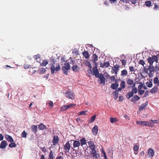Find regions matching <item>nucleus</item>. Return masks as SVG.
<instances>
[{
    "instance_id": "f257e3e1",
    "label": "nucleus",
    "mask_w": 159,
    "mask_h": 159,
    "mask_svg": "<svg viewBox=\"0 0 159 159\" xmlns=\"http://www.w3.org/2000/svg\"><path fill=\"white\" fill-rule=\"evenodd\" d=\"M136 123L138 125H141L143 126H147L148 127H152L154 125L153 123L145 121H137Z\"/></svg>"
},
{
    "instance_id": "f03ea898",
    "label": "nucleus",
    "mask_w": 159,
    "mask_h": 159,
    "mask_svg": "<svg viewBox=\"0 0 159 159\" xmlns=\"http://www.w3.org/2000/svg\"><path fill=\"white\" fill-rule=\"evenodd\" d=\"M70 66L69 63H65L64 64V66L62 68L63 73L67 75L68 74V70H70Z\"/></svg>"
},
{
    "instance_id": "7ed1b4c3",
    "label": "nucleus",
    "mask_w": 159,
    "mask_h": 159,
    "mask_svg": "<svg viewBox=\"0 0 159 159\" xmlns=\"http://www.w3.org/2000/svg\"><path fill=\"white\" fill-rule=\"evenodd\" d=\"M127 84H128V87L129 88H131L135 87L136 83L134 82V80L130 78H129L127 79Z\"/></svg>"
},
{
    "instance_id": "20e7f679",
    "label": "nucleus",
    "mask_w": 159,
    "mask_h": 159,
    "mask_svg": "<svg viewBox=\"0 0 159 159\" xmlns=\"http://www.w3.org/2000/svg\"><path fill=\"white\" fill-rule=\"evenodd\" d=\"M50 67L51 73L52 75L54 74L55 71H58L60 69L59 64H58L56 65V67L55 65H52Z\"/></svg>"
},
{
    "instance_id": "39448f33",
    "label": "nucleus",
    "mask_w": 159,
    "mask_h": 159,
    "mask_svg": "<svg viewBox=\"0 0 159 159\" xmlns=\"http://www.w3.org/2000/svg\"><path fill=\"white\" fill-rule=\"evenodd\" d=\"M65 95L68 98L73 99L75 98V95L72 92L69 91H67L65 93Z\"/></svg>"
},
{
    "instance_id": "423d86ee",
    "label": "nucleus",
    "mask_w": 159,
    "mask_h": 159,
    "mask_svg": "<svg viewBox=\"0 0 159 159\" xmlns=\"http://www.w3.org/2000/svg\"><path fill=\"white\" fill-rule=\"evenodd\" d=\"M148 69L149 71V73L148 74V75L150 77H152L153 76L152 73L154 72V67L152 65H149Z\"/></svg>"
},
{
    "instance_id": "0eeeda50",
    "label": "nucleus",
    "mask_w": 159,
    "mask_h": 159,
    "mask_svg": "<svg viewBox=\"0 0 159 159\" xmlns=\"http://www.w3.org/2000/svg\"><path fill=\"white\" fill-rule=\"evenodd\" d=\"M120 68V66L119 65H116L115 66H114V67H112L111 68V72L112 73H115V74L116 75L117 74V72L118 70Z\"/></svg>"
},
{
    "instance_id": "6e6552de",
    "label": "nucleus",
    "mask_w": 159,
    "mask_h": 159,
    "mask_svg": "<svg viewBox=\"0 0 159 159\" xmlns=\"http://www.w3.org/2000/svg\"><path fill=\"white\" fill-rule=\"evenodd\" d=\"M70 148V144L69 142H67L64 146V149L65 152H69Z\"/></svg>"
},
{
    "instance_id": "1a4fd4ad",
    "label": "nucleus",
    "mask_w": 159,
    "mask_h": 159,
    "mask_svg": "<svg viewBox=\"0 0 159 159\" xmlns=\"http://www.w3.org/2000/svg\"><path fill=\"white\" fill-rule=\"evenodd\" d=\"M93 75H95L96 77L98 78L99 77V73L97 69V67H93Z\"/></svg>"
},
{
    "instance_id": "9d476101",
    "label": "nucleus",
    "mask_w": 159,
    "mask_h": 159,
    "mask_svg": "<svg viewBox=\"0 0 159 159\" xmlns=\"http://www.w3.org/2000/svg\"><path fill=\"white\" fill-rule=\"evenodd\" d=\"M88 143L91 151L95 150V146L93 141H89Z\"/></svg>"
},
{
    "instance_id": "9b49d317",
    "label": "nucleus",
    "mask_w": 159,
    "mask_h": 159,
    "mask_svg": "<svg viewBox=\"0 0 159 159\" xmlns=\"http://www.w3.org/2000/svg\"><path fill=\"white\" fill-rule=\"evenodd\" d=\"M100 67L102 68H107L110 66L109 62L108 61L104 62L102 63V62H100Z\"/></svg>"
},
{
    "instance_id": "f8f14e48",
    "label": "nucleus",
    "mask_w": 159,
    "mask_h": 159,
    "mask_svg": "<svg viewBox=\"0 0 159 159\" xmlns=\"http://www.w3.org/2000/svg\"><path fill=\"white\" fill-rule=\"evenodd\" d=\"M59 139L57 135H54L52 141L53 145L55 146L58 143Z\"/></svg>"
},
{
    "instance_id": "ddd939ff",
    "label": "nucleus",
    "mask_w": 159,
    "mask_h": 159,
    "mask_svg": "<svg viewBox=\"0 0 159 159\" xmlns=\"http://www.w3.org/2000/svg\"><path fill=\"white\" fill-rule=\"evenodd\" d=\"M91 154L94 159H97L99 157V154L96 152L95 150L91 151Z\"/></svg>"
},
{
    "instance_id": "4468645a",
    "label": "nucleus",
    "mask_w": 159,
    "mask_h": 159,
    "mask_svg": "<svg viewBox=\"0 0 159 159\" xmlns=\"http://www.w3.org/2000/svg\"><path fill=\"white\" fill-rule=\"evenodd\" d=\"M98 130V126L95 125L92 129V132L95 135H97Z\"/></svg>"
},
{
    "instance_id": "2eb2a0df",
    "label": "nucleus",
    "mask_w": 159,
    "mask_h": 159,
    "mask_svg": "<svg viewBox=\"0 0 159 159\" xmlns=\"http://www.w3.org/2000/svg\"><path fill=\"white\" fill-rule=\"evenodd\" d=\"M99 79L100 80V82L99 83L100 84H104H104L105 82V79L103 75L102 74H100L99 75Z\"/></svg>"
},
{
    "instance_id": "dca6fc26",
    "label": "nucleus",
    "mask_w": 159,
    "mask_h": 159,
    "mask_svg": "<svg viewBox=\"0 0 159 159\" xmlns=\"http://www.w3.org/2000/svg\"><path fill=\"white\" fill-rule=\"evenodd\" d=\"M154 152L153 150L151 148L148 150V154L150 157H152L154 155Z\"/></svg>"
},
{
    "instance_id": "f3484780",
    "label": "nucleus",
    "mask_w": 159,
    "mask_h": 159,
    "mask_svg": "<svg viewBox=\"0 0 159 159\" xmlns=\"http://www.w3.org/2000/svg\"><path fill=\"white\" fill-rule=\"evenodd\" d=\"M7 145V142L5 140L2 141L0 144V147L2 148H3Z\"/></svg>"
},
{
    "instance_id": "a211bd4d",
    "label": "nucleus",
    "mask_w": 159,
    "mask_h": 159,
    "mask_svg": "<svg viewBox=\"0 0 159 159\" xmlns=\"http://www.w3.org/2000/svg\"><path fill=\"white\" fill-rule=\"evenodd\" d=\"M158 88L157 86H155L152 89H151L150 92L152 93H155L158 91Z\"/></svg>"
},
{
    "instance_id": "6ab92c4d",
    "label": "nucleus",
    "mask_w": 159,
    "mask_h": 159,
    "mask_svg": "<svg viewBox=\"0 0 159 159\" xmlns=\"http://www.w3.org/2000/svg\"><path fill=\"white\" fill-rule=\"evenodd\" d=\"M140 99V97L137 95H135L131 98V101L132 102H135L139 100Z\"/></svg>"
},
{
    "instance_id": "aec40b11",
    "label": "nucleus",
    "mask_w": 159,
    "mask_h": 159,
    "mask_svg": "<svg viewBox=\"0 0 159 159\" xmlns=\"http://www.w3.org/2000/svg\"><path fill=\"white\" fill-rule=\"evenodd\" d=\"M39 128L41 130H43L47 129L46 126L42 123L40 124L39 126Z\"/></svg>"
},
{
    "instance_id": "412c9836",
    "label": "nucleus",
    "mask_w": 159,
    "mask_h": 159,
    "mask_svg": "<svg viewBox=\"0 0 159 159\" xmlns=\"http://www.w3.org/2000/svg\"><path fill=\"white\" fill-rule=\"evenodd\" d=\"M80 143L79 141L75 140L73 143V146L74 148L78 147L80 146Z\"/></svg>"
},
{
    "instance_id": "4be33fe9",
    "label": "nucleus",
    "mask_w": 159,
    "mask_h": 159,
    "mask_svg": "<svg viewBox=\"0 0 159 159\" xmlns=\"http://www.w3.org/2000/svg\"><path fill=\"white\" fill-rule=\"evenodd\" d=\"M72 69L73 71L75 72H79L80 68L77 65H73L72 67Z\"/></svg>"
},
{
    "instance_id": "5701e85b",
    "label": "nucleus",
    "mask_w": 159,
    "mask_h": 159,
    "mask_svg": "<svg viewBox=\"0 0 159 159\" xmlns=\"http://www.w3.org/2000/svg\"><path fill=\"white\" fill-rule=\"evenodd\" d=\"M119 85L116 82V83L112 84H111V88L113 89H115L118 87Z\"/></svg>"
},
{
    "instance_id": "b1692460",
    "label": "nucleus",
    "mask_w": 159,
    "mask_h": 159,
    "mask_svg": "<svg viewBox=\"0 0 159 159\" xmlns=\"http://www.w3.org/2000/svg\"><path fill=\"white\" fill-rule=\"evenodd\" d=\"M159 57V54L157 55H153L152 56V60L153 62H156V63L158 62V57Z\"/></svg>"
},
{
    "instance_id": "393cba45",
    "label": "nucleus",
    "mask_w": 159,
    "mask_h": 159,
    "mask_svg": "<svg viewBox=\"0 0 159 159\" xmlns=\"http://www.w3.org/2000/svg\"><path fill=\"white\" fill-rule=\"evenodd\" d=\"M153 83L155 84H157L159 86V79L157 77L154 78L153 80Z\"/></svg>"
},
{
    "instance_id": "a878e982",
    "label": "nucleus",
    "mask_w": 159,
    "mask_h": 159,
    "mask_svg": "<svg viewBox=\"0 0 159 159\" xmlns=\"http://www.w3.org/2000/svg\"><path fill=\"white\" fill-rule=\"evenodd\" d=\"M31 129L34 133H36L37 131V125H34L32 126Z\"/></svg>"
},
{
    "instance_id": "bb28decb",
    "label": "nucleus",
    "mask_w": 159,
    "mask_h": 159,
    "mask_svg": "<svg viewBox=\"0 0 159 159\" xmlns=\"http://www.w3.org/2000/svg\"><path fill=\"white\" fill-rule=\"evenodd\" d=\"M147 105L146 104L143 103L140 106H139V110L140 111L143 110L145 109V108L147 106Z\"/></svg>"
},
{
    "instance_id": "cd10ccee",
    "label": "nucleus",
    "mask_w": 159,
    "mask_h": 159,
    "mask_svg": "<svg viewBox=\"0 0 159 159\" xmlns=\"http://www.w3.org/2000/svg\"><path fill=\"white\" fill-rule=\"evenodd\" d=\"M6 139L10 142H12L14 141V140L12 137L9 135H7L6 136Z\"/></svg>"
},
{
    "instance_id": "c85d7f7f",
    "label": "nucleus",
    "mask_w": 159,
    "mask_h": 159,
    "mask_svg": "<svg viewBox=\"0 0 159 159\" xmlns=\"http://www.w3.org/2000/svg\"><path fill=\"white\" fill-rule=\"evenodd\" d=\"M96 115H94L93 116H92L91 118L89 120L88 123H90L93 122L96 117Z\"/></svg>"
},
{
    "instance_id": "c756f323",
    "label": "nucleus",
    "mask_w": 159,
    "mask_h": 159,
    "mask_svg": "<svg viewBox=\"0 0 159 159\" xmlns=\"http://www.w3.org/2000/svg\"><path fill=\"white\" fill-rule=\"evenodd\" d=\"M83 56L85 57L86 59L89 58V52L87 51H84L83 53Z\"/></svg>"
},
{
    "instance_id": "7c9ffc66",
    "label": "nucleus",
    "mask_w": 159,
    "mask_h": 159,
    "mask_svg": "<svg viewBox=\"0 0 159 159\" xmlns=\"http://www.w3.org/2000/svg\"><path fill=\"white\" fill-rule=\"evenodd\" d=\"M152 4L151 1H147L145 2L144 5L147 7H150L152 5Z\"/></svg>"
},
{
    "instance_id": "2f4dec72",
    "label": "nucleus",
    "mask_w": 159,
    "mask_h": 159,
    "mask_svg": "<svg viewBox=\"0 0 159 159\" xmlns=\"http://www.w3.org/2000/svg\"><path fill=\"white\" fill-rule=\"evenodd\" d=\"M80 141L82 146L86 144L87 141L84 138H82L80 139Z\"/></svg>"
},
{
    "instance_id": "473e14b6",
    "label": "nucleus",
    "mask_w": 159,
    "mask_h": 159,
    "mask_svg": "<svg viewBox=\"0 0 159 159\" xmlns=\"http://www.w3.org/2000/svg\"><path fill=\"white\" fill-rule=\"evenodd\" d=\"M93 60L94 63L96 62L98 60V56L96 54H93Z\"/></svg>"
},
{
    "instance_id": "72a5a7b5",
    "label": "nucleus",
    "mask_w": 159,
    "mask_h": 159,
    "mask_svg": "<svg viewBox=\"0 0 159 159\" xmlns=\"http://www.w3.org/2000/svg\"><path fill=\"white\" fill-rule=\"evenodd\" d=\"M110 121L111 123H113L115 122H118V120L116 118L111 117L110 118Z\"/></svg>"
},
{
    "instance_id": "f704fd0d",
    "label": "nucleus",
    "mask_w": 159,
    "mask_h": 159,
    "mask_svg": "<svg viewBox=\"0 0 159 159\" xmlns=\"http://www.w3.org/2000/svg\"><path fill=\"white\" fill-rule=\"evenodd\" d=\"M128 74V72L127 70H124L121 71V76H125Z\"/></svg>"
},
{
    "instance_id": "c9c22d12",
    "label": "nucleus",
    "mask_w": 159,
    "mask_h": 159,
    "mask_svg": "<svg viewBox=\"0 0 159 159\" xmlns=\"http://www.w3.org/2000/svg\"><path fill=\"white\" fill-rule=\"evenodd\" d=\"M134 94L131 92H129L126 95V97L128 99L130 98L131 97L133 96Z\"/></svg>"
},
{
    "instance_id": "e433bc0d",
    "label": "nucleus",
    "mask_w": 159,
    "mask_h": 159,
    "mask_svg": "<svg viewBox=\"0 0 159 159\" xmlns=\"http://www.w3.org/2000/svg\"><path fill=\"white\" fill-rule=\"evenodd\" d=\"M147 61L149 63V65H152L153 63V61L152 60V57H149L147 59Z\"/></svg>"
},
{
    "instance_id": "4c0bfd02",
    "label": "nucleus",
    "mask_w": 159,
    "mask_h": 159,
    "mask_svg": "<svg viewBox=\"0 0 159 159\" xmlns=\"http://www.w3.org/2000/svg\"><path fill=\"white\" fill-rule=\"evenodd\" d=\"M48 63V61L47 60L45 59L43 61L41 65L42 66H45Z\"/></svg>"
},
{
    "instance_id": "58836bf2",
    "label": "nucleus",
    "mask_w": 159,
    "mask_h": 159,
    "mask_svg": "<svg viewBox=\"0 0 159 159\" xmlns=\"http://www.w3.org/2000/svg\"><path fill=\"white\" fill-rule=\"evenodd\" d=\"M133 149L134 151H135L134 152V154L137 155V152L136 151H138L139 150V148L137 145H135L134 146Z\"/></svg>"
},
{
    "instance_id": "ea45409f",
    "label": "nucleus",
    "mask_w": 159,
    "mask_h": 159,
    "mask_svg": "<svg viewBox=\"0 0 159 159\" xmlns=\"http://www.w3.org/2000/svg\"><path fill=\"white\" fill-rule=\"evenodd\" d=\"M37 71L39 74H41L44 73L46 71V70L44 68H42L39 69Z\"/></svg>"
},
{
    "instance_id": "a19ab883",
    "label": "nucleus",
    "mask_w": 159,
    "mask_h": 159,
    "mask_svg": "<svg viewBox=\"0 0 159 159\" xmlns=\"http://www.w3.org/2000/svg\"><path fill=\"white\" fill-rule=\"evenodd\" d=\"M68 109V107L67 105H64L62 106L61 109V111H64Z\"/></svg>"
},
{
    "instance_id": "79ce46f5",
    "label": "nucleus",
    "mask_w": 159,
    "mask_h": 159,
    "mask_svg": "<svg viewBox=\"0 0 159 159\" xmlns=\"http://www.w3.org/2000/svg\"><path fill=\"white\" fill-rule=\"evenodd\" d=\"M54 158V156L53 154L52 151H51L49 153V158L48 159H53Z\"/></svg>"
},
{
    "instance_id": "37998d69",
    "label": "nucleus",
    "mask_w": 159,
    "mask_h": 159,
    "mask_svg": "<svg viewBox=\"0 0 159 159\" xmlns=\"http://www.w3.org/2000/svg\"><path fill=\"white\" fill-rule=\"evenodd\" d=\"M113 94L114 97V99H116L118 97V94L117 92L115 91H114L113 93Z\"/></svg>"
},
{
    "instance_id": "c03bdc74",
    "label": "nucleus",
    "mask_w": 159,
    "mask_h": 159,
    "mask_svg": "<svg viewBox=\"0 0 159 159\" xmlns=\"http://www.w3.org/2000/svg\"><path fill=\"white\" fill-rule=\"evenodd\" d=\"M120 87L122 89H124L125 86V81H122L120 84Z\"/></svg>"
},
{
    "instance_id": "a18cd8bd",
    "label": "nucleus",
    "mask_w": 159,
    "mask_h": 159,
    "mask_svg": "<svg viewBox=\"0 0 159 159\" xmlns=\"http://www.w3.org/2000/svg\"><path fill=\"white\" fill-rule=\"evenodd\" d=\"M9 147L11 148H15L16 146V145L15 143H11L9 145Z\"/></svg>"
},
{
    "instance_id": "49530a36",
    "label": "nucleus",
    "mask_w": 159,
    "mask_h": 159,
    "mask_svg": "<svg viewBox=\"0 0 159 159\" xmlns=\"http://www.w3.org/2000/svg\"><path fill=\"white\" fill-rule=\"evenodd\" d=\"M154 69L156 72H159V64H157L154 67Z\"/></svg>"
},
{
    "instance_id": "de8ad7c7",
    "label": "nucleus",
    "mask_w": 159,
    "mask_h": 159,
    "mask_svg": "<svg viewBox=\"0 0 159 159\" xmlns=\"http://www.w3.org/2000/svg\"><path fill=\"white\" fill-rule=\"evenodd\" d=\"M147 86L149 88H151L152 86V84L151 81H148L146 83Z\"/></svg>"
},
{
    "instance_id": "09e8293b",
    "label": "nucleus",
    "mask_w": 159,
    "mask_h": 159,
    "mask_svg": "<svg viewBox=\"0 0 159 159\" xmlns=\"http://www.w3.org/2000/svg\"><path fill=\"white\" fill-rule=\"evenodd\" d=\"M27 134V133L25 130L21 134L22 137L25 138L26 137Z\"/></svg>"
},
{
    "instance_id": "8fccbe9b",
    "label": "nucleus",
    "mask_w": 159,
    "mask_h": 159,
    "mask_svg": "<svg viewBox=\"0 0 159 159\" xmlns=\"http://www.w3.org/2000/svg\"><path fill=\"white\" fill-rule=\"evenodd\" d=\"M87 111H81L78 113V115H85L86 114V112Z\"/></svg>"
},
{
    "instance_id": "3c124183",
    "label": "nucleus",
    "mask_w": 159,
    "mask_h": 159,
    "mask_svg": "<svg viewBox=\"0 0 159 159\" xmlns=\"http://www.w3.org/2000/svg\"><path fill=\"white\" fill-rule=\"evenodd\" d=\"M34 68H30L29 71L30 73L32 74L35 73L36 72V70H34Z\"/></svg>"
},
{
    "instance_id": "603ef678",
    "label": "nucleus",
    "mask_w": 159,
    "mask_h": 159,
    "mask_svg": "<svg viewBox=\"0 0 159 159\" xmlns=\"http://www.w3.org/2000/svg\"><path fill=\"white\" fill-rule=\"evenodd\" d=\"M133 88L132 91H131L133 94L136 93H137V89L134 87L132 88Z\"/></svg>"
},
{
    "instance_id": "864d4df0",
    "label": "nucleus",
    "mask_w": 159,
    "mask_h": 159,
    "mask_svg": "<svg viewBox=\"0 0 159 159\" xmlns=\"http://www.w3.org/2000/svg\"><path fill=\"white\" fill-rule=\"evenodd\" d=\"M110 79L112 82L115 81L116 82H117V80L115 79V76H111L110 78Z\"/></svg>"
},
{
    "instance_id": "5fc2aeb1",
    "label": "nucleus",
    "mask_w": 159,
    "mask_h": 159,
    "mask_svg": "<svg viewBox=\"0 0 159 159\" xmlns=\"http://www.w3.org/2000/svg\"><path fill=\"white\" fill-rule=\"evenodd\" d=\"M129 70L131 72H134L135 71L134 67L132 66L129 67Z\"/></svg>"
},
{
    "instance_id": "6e6d98bb",
    "label": "nucleus",
    "mask_w": 159,
    "mask_h": 159,
    "mask_svg": "<svg viewBox=\"0 0 159 159\" xmlns=\"http://www.w3.org/2000/svg\"><path fill=\"white\" fill-rule=\"evenodd\" d=\"M153 9L156 10H159V6L157 5L156 3H155Z\"/></svg>"
},
{
    "instance_id": "4d7b16f0",
    "label": "nucleus",
    "mask_w": 159,
    "mask_h": 159,
    "mask_svg": "<svg viewBox=\"0 0 159 159\" xmlns=\"http://www.w3.org/2000/svg\"><path fill=\"white\" fill-rule=\"evenodd\" d=\"M40 148L41 150L43 152L45 153L47 152V150L45 147H40Z\"/></svg>"
},
{
    "instance_id": "13d9d810",
    "label": "nucleus",
    "mask_w": 159,
    "mask_h": 159,
    "mask_svg": "<svg viewBox=\"0 0 159 159\" xmlns=\"http://www.w3.org/2000/svg\"><path fill=\"white\" fill-rule=\"evenodd\" d=\"M139 63L144 66V65L145 64V62L143 60H141L139 61Z\"/></svg>"
},
{
    "instance_id": "bf43d9fd",
    "label": "nucleus",
    "mask_w": 159,
    "mask_h": 159,
    "mask_svg": "<svg viewBox=\"0 0 159 159\" xmlns=\"http://www.w3.org/2000/svg\"><path fill=\"white\" fill-rule=\"evenodd\" d=\"M48 105L50 108H52L53 106V102L52 101H50L48 102Z\"/></svg>"
},
{
    "instance_id": "052dcab7",
    "label": "nucleus",
    "mask_w": 159,
    "mask_h": 159,
    "mask_svg": "<svg viewBox=\"0 0 159 159\" xmlns=\"http://www.w3.org/2000/svg\"><path fill=\"white\" fill-rule=\"evenodd\" d=\"M30 66V65L27 64H24V68L25 69L28 68Z\"/></svg>"
},
{
    "instance_id": "680f3d73",
    "label": "nucleus",
    "mask_w": 159,
    "mask_h": 159,
    "mask_svg": "<svg viewBox=\"0 0 159 159\" xmlns=\"http://www.w3.org/2000/svg\"><path fill=\"white\" fill-rule=\"evenodd\" d=\"M73 53H75V55H77L78 54V50L75 49L73 50L72 51Z\"/></svg>"
},
{
    "instance_id": "e2e57ef3",
    "label": "nucleus",
    "mask_w": 159,
    "mask_h": 159,
    "mask_svg": "<svg viewBox=\"0 0 159 159\" xmlns=\"http://www.w3.org/2000/svg\"><path fill=\"white\" fill-rule=\"evenodd\" d=\"M121 63L123 65L125 66L126 64V61L125 60L122 59L121 60Z\"/></svg>"
},
{
    "instance_id": "0e129e2a",
    "label": "nucleus",
    "mask_w": 159,
    "mask_h": 159,
    "mask_svg": "<svg viewBox=\"0 0 159 159\" xmlns=\"http://www.w3.org/2000/svg\"><path fill=\"white\" fill-rule=\"evenodd\" d=\"M145 91L143 90H139L138 91V93L142 95L143 93Z\"/></svg>"
},
{
    "instance_id": "69168bd1",
    "label": "nucleus",
    "mask_w": 159,
    "mask_h": 159,
    "mask_svg": "<svg viewBox=\"0 0 159 159\" xmlns=\"http://www.w3.org/2000/svg\"><path fill=\"white\" fill-rule=\"evenodd\" d=\"M143 67H144V68L143 69V70L144 72L146 74L148 73V68H146L144 66H143Z\"/></svg>"
},
{
    "instance_id": "338daca9",
    "label": "nucleus",
    "mask_w": 159,
    "mask_h": 159,
    "mask_svg": "<svg viewBox=\"0 0 159 159\" xmlns=\"http://www.w3.org/2000/svg\"><path fill=\"white\" fill-rule=\"evenodd\" d=\"M75 105L74 104H71L69 105H67L68 108L74 107Z\"/></svg>"
},
{
    "instance_id": "774afa93",
    "label": "nucleus",
    "mask_w": 159,
    "mask_h": 159,
    "mask_svg": "<svg viewBox=\"0 0 159 159\" xmlns=\"http://www.w3.org/2000/svg\"><path fill=\"white\" fill-rule=\"evenodd\" d=\"M130 1L132 3L135 4L137 2V1H138V0H130Z\"/></svg>"
}]
</instances>
